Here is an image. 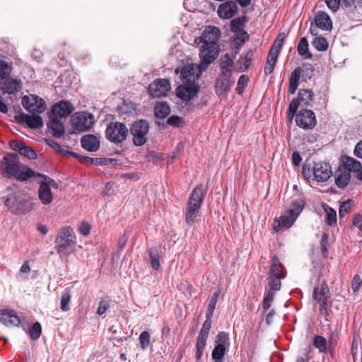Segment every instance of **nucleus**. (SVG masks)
I'll use <instances>...</instances> for the list:
<instances>
[{
    "instance_id": "nucleus-1",
    "label": "nucleus",
    "mask_w": 362,
    "mask_h": 362,
    "mask_svg": "<svg viewBox=\"0 0 362 362\" xmlns=\"http://www.w3.org/2000/svg\"><path fill=\"white\" fill-rule=\"evenodd\" d=\"M221 32L216 26H209L202 32L200 37L195 39L201 63L198 66L199 74L204 71L219 54V38Z\"/></svg>"
},
{
    "instance_id": "nucleus-2",
    "label": "nucleus",
    "mask_w": 362,
    "mask_h": 362,
    "mask_svg": "<svg viewBox=\"0 0 362 362\" xmlns=\"http://www.w3.org/2000/svg\"><path fill=\"white\" fill-rule=\"evenodd\" d=\"M198 66L193 64H187L180 70L182 84L175 90L176 95L182 101L187 102L197 97L199 86L197 83L199 74L196 73Z\"/></svg>"
},
{
    "instance_id": "nucleus-3",
    "label": "nucleus",
    "mask_w": 362,
    "mask_h": 362,
    "mask_svg": "<svg viewBox=\"0 0 362 362\" xmlns=\"http://www.w3.org/2000/svg\"><path fill=\"white\" fill-rule=\"evenodd\" d=\"M1 169L6 176L13 177L20 181H26L36 175V172L31 168L21 165L14 154H7L4 157L1 163Z\"/></svg>"
},
{
    "instance_id": "nucleus-4",
    "label": "nucleus",
    "mask_w": 362,
    "mask_h": 362,
    "mask_svg": "<svg viewBox=\"0 0 362 362\" xmlns=\"http://www.w3.org/2000/svg\"><path fill=\"white\" fill-rule=\"evenodd\" d=\"M206 190L202 184L196 187L190 194L185 211V220L187 225L194 226L200 219V208Z\"/></svg>"
},
{
    "instance_id": "nucleus-5",
    "label": "nucleus",
    "mask_w": 362,
    "mask_h": 362,
    "mask_svg": "<svg viewBox=\"0 0 362 362\" xmlns=\"http://www.w3.org/2000/svg\"><path fill=\"white\" fill-rule=\"evenodd\" d=\"M305 205V202L303 199L296 200L292 203L291 208L285 212L283 216L276 218L273 223V230L278 232L281 229L290 228L295 222L296 219L300 214Z\"/></svg>"
},
{
    "instance_id": "nucleus-6",
    "label": "nucleus",
    "mask_w": 362,
    "mask_h": 362,
    "mask_svg": "<svg viewBox=\"0 0 362 362\" xmlns=\"http://www.w3.org/2000/svg\"><path fill=\"white\" fill-rule=\"evenodd\" d=\"M56 250L60 257H67L73 252L76 244L74 231L70 227L62 229L55 240Z\"/></svg>"
},
{
    "instance_id": "nucleus-7",
    "label": "nucleus",
    "mask_w": 362,
    "mask_h": 362,
    "mask_svg": "<svg viewBox=\"0 0 362 362\" xmlns=\"http://www.w3.org/2000/svg\"><path fill=\"white\" fill-rule=\"evenodd\" d=\"M40 177L38 180L40 187L37 192L39 200L44 205H49L54 199V194L52 189H57L59 187L58 184L52 178L46 175L36 173L35 177Z\"/></svg>"
},
{
    "instance_id": "nucleus-8",
    "label": "nucleus",
    "mask_w": 362,
    "mask_h": 362,
    "mask_svg": "<svg viewBox=\"0 0 362 362\" xmlns=\"http://www.w3.org/2000/svg\"><path fill=\"white\" fill-rule=\"evenodd\" d=\"M214 348L211 353L214 362H223V358L229 349L230 339L226 332H219L214 341Z\"/></svg>"
},
{
    "instance_id": "nucleus-9",
    "label": "nucleus",
    "mask_w": 362,
    "mask_h": 362,
    "mask_svg": "<svg viewBox=\"0 0 362 362\" xmlns=\"http://www.w3.org/2000/svg\"><path fill=\"white\" fill-rule=\"evenodd\" d=\"M128 134L126 125L122 122H115L108 124L105 130V135L108 140L114 143L123 141Z\"/></svg>"
},
{
    "instance_id": "nucleus-10",
    "label": "nucleus",
    "mask_w": 362,
    "mask_h": 362,
    "mask_svg": "<svg viewBox=\"0 0 362 362\" xmlns=\"http://www.w3.org/2000/svg\"><path fill=\"white\" fill-rule=\"evenodd\" d=\"M72 127L80 132L88 130L94 124V116L88 112L74 113L71 118Z\"/></svg>"
},
{
    "instance_id": "nucleus-11",
    "label": "nucleus",
    "mask_w": 362,
    "mask_h": 362,
    "mask_svg": "<svg viewBox=\"0 0 362 362\" xmlns=\"http://www.w3.org/2000/svg\"><path fill=\"white\" fill-rule=\"evenodd\" d=\"M148 129V123L145 120H139L132 124L130 133L133 136V143L136 146H140L146 142Z\"/></svg>"
},
{
    "instance_id": "nucleus-12",
    "label": "nucleus",
    "mask_w": 362,
    "mask_h": 362,
    "mask_svg": "<svg viewBox=\"0 0 362 362\" xmlns=\"http://www.w3.org/2000/svg\"><path fill=\"white\" fill-rule=\"evenodd\" d=\"M313 100V93L310 90L302 89L298 93V99L293 100L288 108V116L291 119L295 115L298 105L308 106L311 104Z\"/></svg>"
},
{
    "instance_id": "nucleus-13",
    "label": "nucleus",
    "mask_w": 362,
    "mask_h": 362,
    "mask_svg": "<svg viewBox=\"0 0 362 362\" xmlns=\"http://www.w3.org/2000/svg\"><path fill=\"white\" fill-rule=\"evenodd\" d=\"M23 107L33 113H42L47 108L45 102L35 95L24 96L22 100Z\"/></svg>"
},
{
    "instance_id": "nucleus-14",
    "label": "nucleus",
    "mask_w": 362,
    "mask_h": 362,
    "mask_svg": "<svg viewBox=\"0 0 362 362\" xmlns=\"http://www.w3.org/2000/svg\"><path fill=\"white\" fill-rule=\"evenodd\" d=\"M296 122L297 125L304 129H311L317 124L315 115L310 110L303 109L296 115Z\"/></svg>"
},
{
    "instance_id": "nucleus-15",
    "label": "nucleus",
    "mask_w": 362,
    "mask_h": 362,
    "mask_svg": "<svg viewBox=\"0 0 362 362\" xmlns=\"http://www.w3.org/2000/svg\"><path fill=\"white\" fill-rule=\"evenodd\" d=\"M171 86L168 79H157L148 86V92L154 98L164 97L170 91Z\"/></svg>"
},
{
    "instance_id": "nucleus-16",
    "label": "nucleus",
    "mask_w": 362,
    "mask_h": 362,
    "mask_svg": "<svg viewBox=\"0 0 362 362\" xmlns=\"http://www.w3.org/2000/svg\"><path fill=\"white\" fill-rule=\"evenodd\" d=\"M315 178L318 182L327 181L332 175L331 165L328 163H316L313 168Z\"/></svg>"
},
{
    "instance_id": "nucleus-17",
    "label": "nucleus",
    "mask_w": 362,
    "mask_h": 362,
    "mask_svg": "<svg viewBox=\"0 0 362 362\" xmlns=\"http://www.w3.org/2000/svg\"><path fill=\"white\" fill-rule=\"evenodd\" d=\"M22 84L21 80L7 76L0 82V89L4 93L13 94L21 90Z\"/></svg>"
},
{
    "instance_id": "nucleus-18",
    "label": "nucleus",
    "mask_w": 362,
    "mask_h": 362,
    "mask_svg": "<svg viewBox=\"0 0 362 362\" xmlns=\"http://www.w3.org/2000/svg\"><path fill=\"white\" fill-rule=\"evenodd\" d=\"M238 11V7L233 1H227L221 4L217 11L218 16L222 19L232 18Z\"/></svg>"
},
{
    "instance_id": "nucleus-19",
    "label": "nucleus",
    "mask_w": 362,
    "mask_h": 362,
    "mask_svg": "<svg viewBox=\"0 0 362 362\" xmlns=\"http://www.w3.org/2000/svg\"><path fill=\"white\" fill-rule=\"evenodd\" d=\"M9 144L13 150L18 151L21 156L28 159L37 158L35 151L30 147L26 146L24 143L17 141H11Z\"/></svg>"
},
{
    "instance_id": "nucleus-20",
    "label": "nucleus",
    "mask_w": 362,
    "mask_h": 362,
    "mask_svg": "<svg viewBox=\"0 0 362 362\" xmlns=\"http://www.w3.org/2000/svg\"><path fill=\"white\" fill-rule=\"evenodd\" d=\"M17 119L20 122L26 124L30 128L32 129L40 128L44 124L42 118L37 115H30L23 113L17 117Z\"/></svg>"
},
{
    "instance_id": "nucleus-21",
    "label": "nucleus",
    "mask_w": 362,
    "mask_h": 362,
    "mask_svg": "<svg viewBox=\"0 0 362 362\" xmlns=\"http://www.w3.org/2000/svg\"><path fill=\"white\" fill-rule=\"evenodd\" d=\"M74 110L72 104L68 101H60L53 105L52 108V113L58 117H66Z\"/></svg>"
},
{
    "instance_id": "nucleus-22",
    "label": "nucleus",
    "mask_w": 362,
    "mask_h": 362,
    "mask_svg": "<svg viewBox=\"0 0 362 362\" xmlns=\"http://www.w3.org/2000/svg\"><path fill=\"white\" fill-rule=\"evenodd\" d=\"M0 322L6 326H18L21 323L20 318L13 310H0Z\"/></svg>"
},
{
    "instance_id": "nucleus-23",
    "label": "nucleus",
    "mask_w": 362,
    "mask_h": 362,
    "mask_svg": "<svg viewBox=\"0 0 362 362\" xmlns=\"http://www.w3.org/2000/svg\"><path fill=\"white\" fill-rule=\"evenodd\" d=\"M230 76L221 75L216 80L215 89L218 95L226 94L230 89L233 82L229 78Z\"/></svg>"
},
{
    "instance_id": "nucleus-24",
    "label": "nucleus",
    "mask_w": 362,
    "mask_h": 362,
    "mask_svg": "<svg viewBox=\"0 0 362 362\" xmlns=\"http://www.w3.org/2000/svg\"><path fill=\"white\" fill-rule=\"evenodd\" d=\"M315 23L316 26L322 30H330L332 28V22L329 16L323 11L317 13Z\"/></svg>"
},
{
    "instance_id": "nucleus-25",
    "label": "nucleus",
    "mask_w": 362,
    "mask_h": 362,
    "mask_svg": "<svg viewBox=\"0 0 362 362\" xmlns=\"http://www.w3.org/2000/svg\"><path fill=\"white\" fill-rule=\"evenodd\" d=\"M81 146L88 151H96L100 147V141L95 136L88 134L82 137Z\"/></svg>"
},
{
    "instance_id": "nucleus-26",
    "label": "nucleus",
    "mask_w": 362,
    "mask_h": 362,
    "mask_svg": "<svg viewBox=\"0 0 362 362\" xmlns=\"http://www.w3.org/2000/svg\"><path fill=\"white\" fill-rule=\"evenodd\" d=\"M302 72V69L300 67H298L291 74L288 92L291 95L294 94L298 88Z\"/></svg>"
},
{
    "instance_id": "nucleus-27",
    "label": "nucleus",
    "mask_w": 362,
    "mask_h": 362,
    "mask_svg": "<svg viewBox=\"0 0 362 362\" xmlns=\"http://www.w3.org/2000/svg\"><path fill=\"white\" fill-rule=\"evenodd\" d=\"M170 113V107L166 102H159L154 107V115L157 118L163 119Z\"/></svg>"
},
{
    "instance_id": "nucleus-28",
    "label": "nucleus",
    "mask_w": 362,
    "mask_h": 362,
    "mask_svg": "<svg viewBox=\"0 0 362 362\" xmlns=\"http://www.w3.org/2000/svg\"><path fill=\"white\" fill-rule=\"evenodd\" d=\"M48 127L53 136L56 137L61 136L65 132L63 123L56 119H52L49 122Z\"/></svg>"
},
{
    "instance_id": "nucleus-29",
    "label": "nucleus",
    "mask_w": 362,
    "mask_h": 362,
    "mask_svg": "<svg viewBox=\"0 0 362 362\" xmlns=\"http://www.w3.org/2000/svg\"><path fill=\"white\" fill-rule=\"evenodd\" d=\"M328 297V291L325 287H321L320 289L317 288L315 291V298L320 305L321 310L325 309L327 305V300Z\"/></svg>"
},
{
    "instance_id": "nucleus-30",
    "label": "nucleus",
    "mask_w": 362,
    "mask_h": 362,
    "mask_svg": "<svg viewBox=\"0 0 362 362\" xmlns=\"http://www.w3.org/2000/svg\"><path fill=\"white\" fill-rule=\"evenodd\" d=\"M342 163L348 171H359L361 169V163L351 157H343Z\"/></svg>"
},
{
    "instance_id": "nucleus-31",
    "label": "nucleus",
    "mask_w": 362,
    "mask_h": 362,
    "mask_svg": "<svg viewBox=\"0 0 362 362\" xmlns=\"http://www.w3.org/2000/svg\"><path fill=\"white\" fill-rule=\"evenodd\" d=\"M233 60L229 57L228 54H226L221 61L220 67L221 69V75H230Z\"/></svg>"
},
{
    "instance_id": "nucleus-32",
    "label": "nucleus",
    "mask_w": 362,
    "mask_h": 362,
    "mask_svg": "<svg viewBox=\"0 0 362 362\" xmlns=\"http://www.w3.org/2000/svg\"><path fill=\"white\" fill-rule=\"evenodd\" d=\"M138 346L139 349L142 351L146 350V349L151 346V333L149 332L144 331L140 334L139 337Z\"/></svg>"
},
{
    "instance_id": "nucleus-33",
    "label": "nucleus",
    "mask_w": 362,
    "mask_h": 362,
    "mask_svg": "<svg viewBox=\"0 0 362 362\" xmlns=\"http://www.w3.org/2000/svg\"><path fill=\"white\" fill-rule=\"evenodd\" d=\"M270 276L276 277H284L282 270V265L276 257H274L270 268Z\"/></svg>"
},
{
    "instance_id": "nucleus-34",
    "label": "nucleus",
    "mask_w": 362,
    "mask_h": 362,
    "mask_svg": "<svg viewBox=\"0 0 362 362\" xmlns=\"http://www.w3.org/2000/svg\"><path fill=\"white\" fill-rule=\"evenodd\" d=\"M350 173L348 171H339L336 175L335 182L336 185L341 188L347 185L350 180Z\"/></svg>"
},
{
    "instance_id": "nucleus-35",
    "label": "nucleus",
    "mask_w": 362,
    "mask_h": 362,
    "mask_svg": "<svg viewBox=\"0 0 362 362\" xmlns=\"http://www.w3.org/2000/svg\"><path fill=\"white\" fill-rule=\"evenodd\" d=\"M121 115H131L135 113L136 105L132 102L124 101L118 108Z\"/></svg>"
},
{
    "instance_id": "nucleus-36",
    "label": "nucleus",
    "mask_w": 362,
    "mask_h": 362,
    "mask_svg": "<svg viewBox=\"0 0 362 362\" xmlns=\"http://www.w3.org/2000/svg\"><path fill=\"white\" fill-rule=\"evenodd\" d=\"M277 58L278 56H276V54H269L267 60V64L264 67V73L266 75H269L273 72L274 66L276 63Z\"/></svg>"
},
{
    "instance_id": "nucleus-37",
    "label": "nucleus",
    "mask_w": 362,
    "mask_h": 362,
    "mask_svg": "<svg viewBox=\"0 0 362 362\" xmlns=\"http://www.w3.org/2000/svg\"><path fill=\"white\" fill-rule=\"evenodd\" d=\"M285 39L284 33H280L278 35L276 40L274 42L272 47L270 49L269 53L279 56V51L282 47L283 42Z\"/></svg>"
},
{
    "instance_id": "nucleus-38",
    "label": "nucleus",
    "mask_w": 362,
    "mask_h": 362,
    "mask_svg": "<svg viewBox=\"0 0 362 362\" xmlns=\"http://www.w3.org/2000/svg\"><path fill=\"white\" fill-rule=\"evenodd\" d=\"M298 52L300 55L303 56L305 59L311 57L310 54L308 52V43L305 37L300 40L298 45Z\"/></svg>"
},
{
    "instance_id": "nucleus-39",
    "label": "nucleus",
    "mask_w": 362,
    "mask_h": 362,
    "mask_svg": "<svg viewBox=\"0 0 362 362\" xmlns=\"http://www.w3.org/2000/svg\"><path fill=\"white\" fill-rule=\"evenodd\" d=\"M150 263L151 267L158 270L160 267L159 255L156 249L151 248L149 250Z\"/></svg>"
},
{
    "instance_id": "nucleus-40",
    "label": "nucleus",
    "mask_w": 362,
    "mask_h": 362,
    "mask_svg": "<svg viewBox=\"0 0 362 362\" xmlns=\"http://www.w3.org/2000/svg\"><path fill=\"white\" fill-rule=\"evenodd\" d=\"M313 47L319 51H325L328 47V42L325 37H315L312 42Z\"/></svg>"
},
{
    "instance_id": "nucleus-41",
    "label": "nucleus",
    "mask_w": 362,
    "mask_h": 362,
    "mask_svg": "<svg viewBox=\"0 0 362 362\" xmlns=\"http://www.w3.org/2000/svg\"><path fill=\"white\" fill-rule=\"evenodd\" d=\"M314 345L320 352L326 351L329 347L327 340L321 336L315 337Z\"/></svg>"
},
{
    "instance_id": "nucleus-42",
    "label": "nucleus",
    "mask_w": 362,
    "mask_h": 362,
    "mask_svg": "<svg viewBox=\"0 0 362 362\" xmlns=\"http://www.w3.org/2000/svg\"><path fill=\"white\" fill-rule=\"evenodd\" d=\"M12 66L6 62L0 59V78L4 79L11 72Z\"/></svg>"
},
{
    "instance_id": "nucleus-43",
    "label": "nucleus",
    "mask_w": 362,
    "mask_h": 362,
    "mask_svg": "<svg viewBox=\"0 0 362 362\" xmlns=\"http://www.w3.org/2000/svg\"><path fill=\"white\" fill-rule=\"evenodd\" d=\"M71 300V294L69 292L66 291L62 294L60 299V308L63 311L69 310L70 308L69 306V302Z\"/></svg>"
},
{
    "instance_id": "nucleus-44",
    "label": "nucleus",
    "mask_w": 362,
    "mask_h": 362,
    "mask_svg": "<svg viewBox=\"0 0 362 362\" xmlns=\"http://www.w3.org/2000/svg\"><path fill=\"white\" fill-rule=\"evenodd\" d=\"M42 332L41 325L39 322H35L29 330V335L32 339H38Z\"/></svg>"
},
{
    "instance_id": "nucleus-45",
    "label": "nucleus",
    "mask_w": 362,
    "mask_h": 362,
    "mask_svg": "<svg viewBox=\"0 0 362 362\" xmlns=\"http://www.w3.org/2000/svg\"><path fill=\"white\" fill-rule=\"evenodd\" d=\"M251 55L252 54L250 53H247L244 58L240 59L238 63L241 64V65L237 67V70L238 71H243L249 67L251 60Z\"/></svg>"
},
{
    "instance_id": "nucleus-46",
    "label": "nucleus",
    "mask_w": 362,
    "mask_h": 362,
    "mask_svg": "<svg viewBox=\"0 0 362 362\" xmlns=\"http://www.w3.org/2000/svg\"><path fill=\"white\" fill-rule=\"evenodd\" d=\"M206 341L197 339L196 344V358L197 360L201 359L204 349L206 346Z\"/></svg>"
},
{
    "instance_id": "nucleus-47",
    "label": "nucleus",
    "mask_w": 362,
    "mask_h": 362,
    "mask_svg": "<svg viewBox=\"0 0 362 362\" xmlns=\"http://www.w3.org/2000/svg\"><path fill=\"white\" fill-rule=\"evenodd\" d=\"M325 212L327 215V223L329 226H332L336 223L337 221V214L334 209L331 208H326Z\"/></svg>"
},
{
    "instance_id": "nucleus-48",
    "label": "nucleus",
    "mask_w": 362,
    "mask_h": 362,
    "mask_svg": "<svg viewBox=\"0 0 362 362\" xmlns=\"http://www.w3.org/2000/svg\"><path fill=\"white\" fill-rule=\"evenodd\" d=\"M352 202L351 201L344 202L341 206L339 211L340 218L349 214L351 211Z\"/></svg>"
},
{
    "instance_id": "nucleus-49",
    "label": "nucleus",
    "mask_w": 362,
    "mask_h": 362,
    "mask_svg": "<svg viewBox=\"0 0 362 362\" xmlns=\"http://www.w3.org/2000/svg\"><path fill=\"white\" fill-rule=\"evenodd\" d=\"M210 327H211L210 324L207 323V322H205L199 332L197 339H200L206 341L208 339Z\"/></svg>"
},
{
    "instance_id": "nucleus-50",
    "label": "nucleus",
    "mask_w": 362,
    "mask_h": 362,
    "mask_svg": "<svg viewBox=\"0 0 362 362\" xmlns=\"http://www.w3.org/2000/svg\"><path fill=\"white\" fill-rule=\"evenodd\" d=\"M248 80L249 78L246 75H242L239 78L236 88V90L239 94L242 93L244 91L245 87L246 86Z\"/></svg>"
},
{
    "instance_id": "nucleus-51",
    "label": "nucleus",
    "mask_w": 362,
    "mask_h": 362,
    "mask_svg": "<svg viewBox=\"0 0 362 362\" xmlns=\"http://www.w3.org/2000/svg\"><path fill=\"white\" fill-rule=\"evenodd\" d=\"M217 298H218V294L214 293L209 303L208 309L206 312V316L207 317H209L214 313V310H215L216 305L217 303Z\"/></svg>"
},
{
    "instance_id": "nucleus-52",
    "label": "nucleus",
    "mask_w": 362,
    "mask_h": 362,
    "mask_svg": "<svg viewBox=\"0 0 362 362\" xmlns=\"http://www.w3.org/2000/svg\"><path fill=\"white\" fill-rule=\"evenodd\" d=\"M283 277L272 276L269 277V284L271 288L274 291L279 290L281 288L280 279Z\"/></svg>"
},
{
    "instance_id": "nucleus-53",
    "label": "nucleus",
    "mask_w": 362,
    "mask_h": 362,
    "mask_svg": "<svg viewBox=\"0 0 362 362\" xmlns=\"http://www.w3.org/2000/svg\"><path fill=\"white\" fill-rule=\"evenodd\" d=\"M362 284V278L359 274H356L351 281V288L354 293L358 291Z\"/></svg>"
},
{
    "instance_id": "nucleus-54",
    "label": "nucleus",
    "mask_w": 362,
    "mask_h": 362,
    "mask_svg": "<svg viewBox=\"0 0 362 362\" xmlns=\"http://www.w3.org/2000/svg\"><path fill=\"white\" fill-rule=\"evenodd\" d=\"M274 296V293L273 291H269L264 298L263 301V308L264 310H268L270 308L272 305V303L273 301Z\"/></svg>"
},
{
    "instance_id": "nucleus-55",
    "label": "nucleus",
    "mask_w": 362,
    "mask_h": 362,
    "mask_svg": "<svg viewBox=\"0 0 362 362\" xmlns=\"http://www.w3.org/2000/svg\"><path fill=\"white\" fill-rule=\"evenodd\" d=\"M110 308V303L108 300L102 299L100 302L99 307L98 308L97 313L100 315L104 314Z\"/></svg>"
},
{
    "instance_id": "nucleus-56",
    "label": "nucleus",
    "mask_w": 362,
    "mask_h": 362,
    "mask_svg": "<svg viewBox=\"0 0 362 362\" xmlns=\"http://www.w3.org/2000/svg\"><path fill=\"white\" fill-rule=\"evenodd\" d=\"M78 160L82 163L99 165L101 163L98 158H93L87 156H79Z\"/></svg>"
},
{
    "instance_id": "nucleus-57",
    "label": "nucleus",
    "mask_w": 362,
    "mask_h": 362,
    "mask_svg": "<svg viewBox=\"0 0 362 362\" xmlns=\"http://www.w3.org/2000/svg\"><path fill=\"white\" fill-rule=\"evenodd\" d=\"M183 123L181 117L177 116H171L168 119V124L173 127H180Z\"/></svg>"
},
{
    "instance_id": "nucleus-58",
    "label": "nucleus",
    "mask_w": 362,
    "mask_h": 362,
    "mask_svg": "<svg viewBox=\"0 0 362 362\" xmlns=\"http://www.w3.org/2000/svg\"><path fill=\"white\" fill-rule=\"evenodd\" d=\"M78 230L83 235H87L90 233V225L86 222H82L79 226Z\"/></svg>"
},
{
    "instance_id": "nucleus-59",
    "label": "nucleus",
    "mask_w": 362,
    "mask_h": 362,
    "mask_svg": "<svg viewBox=\"0 0 362 362\" xmlns=\"http://www.w3.org/2000/svg\"><path fill=\"white\" fill-rule=\"evenodd\" d=\"M353 224L362 233V216L356 214L353 218Z\"/></svg>"
},
{
    "instance_id": "nucleus-60",
    "label": "nucleus",
    "mask_w": 362,
    "mask_h": 362,
    "mask_svg": "<svg viewBox=\"0 0 362 362\" xmlns=\"http://www.w3.org/2000/svg\"><path fill=\"white\" fill-rule=\"evenodd\" d=\"M354 154L358 158H362V141L356 145L354 148Z\"/></svg>"
},
{
    "instance_id": "nucleus-61",
    "label": "nucleus",
    "mask_w": 362,
    "mask_h": 362,
    "mask_svg": "<svg viewBox=\"0 0 362 362\" xmlns=\"http://www.w3.org/2000/svg\"><path fill=\"white\" fill-rule=\"evenodd\" d=\"M20 271L21 273H23V274H28L30 272V268L29 263L28 261H25L23 262L22 266L21 267Z\"/></svg>"
},
{
    "instance_id": "nucleus-62",
    "label": "nucleus",
    "mask_w": 362,
    "mask_h": 362,
    "mask_svg": "<svg viewBox=\"0 0 362 362\" xmlns=\"http://www.w3.org/2000/svg\"><path fill=\"white\" fill-rule=\"evenodd\" d=\"M293 163L295 165H299L301 161V157L298 152H294L292 156Z\"/></svg>"
},
{
    "instance_id": "nucleus-63",
    "label": "nucleus",
    "mask_w": 362,
    "mask_h": 362,
    "mask_svg": "<svg viewBox=\"0 0 362 362\" xmlns=\"http://www.w3.org/2000/svg\"><path fill=\"white\" fill-rule=\"evenodd\" d=\"M4 204L8 208L14 207V199L12 200V196L4 199Z\"/></svg>"
},
{
    "instance_id": "nucleus-64",
    "label": "nucleus",
    "mask_w": 362,
    "mask_h": 362,
    "mask_svg": "<svg viewBox=\"0 0 362 362\" xmlns=\"http://www.w3.org/2000/svg\"><path fill=\"white\" fill-rule=\"evenodd\" d=\"M12 196V200L14 199V207H18V206L23 204V200L18 199V197L14 194Z\"/></svg>"
}]
</instances>
